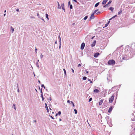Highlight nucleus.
I'll return each mask as SVG.
<instances>
[{"instance_id":"f257e3e1","label":"nucleus","mask_w":135,"mask_h":135,"mask_svg":"<svg viewBox=\"0 0 135 135\" xmlns=\"http://www.w3.org/2000/svg\"><path fill=\"white\" fill-rule=\"evenodd\" d=\"M108 63L109 65H114L115 64V62L114 60H109L108 62Z\"/></svg>"},{"instance_id":"f03ea898","label":"nucleus","mask_w":135,"mask_h":135,"mask_svg":"<svg viewBox=\"0 0 135 135\" xmlns=\"http://www.w3.org/2000/svg\"><path fill=\"white\" fill-rule=\"evenodd\" d=\"M114 94L112 95V96L109 98V102L110 103H112L114 99Z\"/></svg>"},{"instance_id":"7ed1b4c3","label":"nucleus","mask_w":135,"mask_h":135,"mask_svg":"<svg viewBox=\"0 0 135 135\" xmlns=\"http://www.w3.org/2000/svg\"><path fill=\"white\" fill-rule=\"evenodd\" d=\"M85 44L84 43H82L81 45V49L82 50H83L84 49V46H85Z\"/></svg>"},{"instance_id":"20e7f679","label":"nucleus","mask_w":135,"mask_h":135,"mask_svg":"<svg viewBox=\"0 0 135 135\" xmlns=\"http://www.w3.org/2000/svg\"><path fill=\"white\" fill-rule=\"evenodd\" d=\"M100 54L98 52H97L94 54V57H97Z\"/></svg>"},{"instance_id":"39448f33","label":"nucleus","mask_w":135,"mask_h":135,"mask_svg":"<svg viewBox=\"0 0 135 135\" xmlns=\"http://www.w3.org/2000/svg\"><path fill=\"white\" fill-rule=\"evenodd\" d=\"M96 43V41L95 40L93 42V43L92 44H91V46L92 47H93L94 46L95 44Z\"/></svg>"},{"instance_id":"423d86ee","label":"nucleus","mask_w":135,"mask_h":135,"mask_svg":"<svg viewBox=\"0 0 135 135\" xmlns=\"http://www.w3.org/2000/svg\"><path fill=\"white\" fill-rule=\"evenodd\" d=\"M100 90H99L97 89H95L93 91L94 93H98L99 92Z\"/></svg>"},{"instance_id":"0eeeda50","label":"nucleus","mask_w":135,"mask_h":135,"mask_svg":"<svg viewBox=\"0 0 135 135\" xmlns=\"http://www.w3.org/2000/svg\"><path fill=\"white\" fill-rule=\"evenodd\" d=\"M94 13H93L91 15L90 17V19H93L94 18Z\"/></svg>"},{"instance_id":"6e6552de","label":"nucleus","mask_w":135,"mask_h":135,"mask_svg":"<svg viewBox=\"0 0 135 135\" xmlns=\"http://www.w3.org/2000/svg\"><path fill=\"white\" fill-rule=\"evenodd\" d=\"M108 1V0H103L102 2V4L103 5L105 4Z\"/></svg>"},{"instance_id":"1a4fd4ad","label":"nucleus","mask_w":135,"mask_h":135,"mask_svg":"<svg viewBox=\"0 0 135 135\" xmlns=\"http://www.w3.org/2000/svg\"><path fill=\"white\" fill-rule=\"evenodd\" d=\"M113 107H110L109 109L108 110V112H109V113H110L112 111V109H113Z\"/></svg>"},{"instance_id":"9d476101","label":"nucleus","mask_w":135,"mask_h":135,"mask_svg":"<svg viewBox=\"0 0 135 135\" xmlns=\"http://www.w3.org/2000/svg\"><path fill=\"white\" fill-rule=\"evenodd\" d=\"M103 99H102L100 100L99 102V104L100 105L102 104L103 103Z\"/></svg>"},{"instance_id":"9b49d317","label":"nucleus","mask_w":135,"mask_h":135,"mask_svg":"<svg viewBox=\"0 0 135 135\" xmlns=\"http://www.w3.org/2000/svg\"><path fill=\"white\" fill-rule=\"evenodd\" d=\"M61 7L62 8V9L64 10L65 11V8H64V4H61Z\"/></svg>"},{"instance_id":"f8f14e48","label":"nucleus","mask_w":135,"mask_h":135,"mask_svg":"<svg viewBox=\"0 0 135 135\" xmlns=\"http://www.w3.org/2000/svg\"><path fill=\"white\" fill-rule=\"evenodd\" d=\"M61 114V112L60 111H59L57 113L56 115V116H57L58 114L59 115H60Z\"/></svg>"},{"instance_id":"ddd939ff","label":"nucleus","mask_w":135,"mask_h":135,"mask_svg":"<svg viewBox=\"0 0 135 135\" xmlns=\"http://www.w3.org/2000/svg\"><path fill=\"white\" fill-rule=\"evenodd\" d=\"M109 9L111 10L112 12L113 11L114 8L113 7H111L109 8Z\"/></svg>"},{"instance_id":"4468645a","label":"nucleus","mask_w":135,"mask_h":135,"mask_svg":"<svg viewBox=\"0 0 135 135\" xmlns=\"http://www.w3.org/2000/svg\"><path fill=\"white\" fill-rule=\"evenodd\" d=\"M112 2L111 1H109L108 3L105 5V6H107L108 4H110Z\"/></svg>"},{"instance_id":"2eb2a0df","label":"nucleus","mask_w":135,"mask_h":135,"mask_svg":"<svg viewBox=\"0 0 135 135\" xmlns=\"http://www.w3.org/2000/svg\"><path fill=\"white\" fill-rule=\"evenodd\" d=\"M122 12V10L121 9H120V11L118 12V15H119L120 13H121Z\"/></svg>"},{"instance_id":"dca6fc26","label":"nucleus","mask_w":135,"mask_h":135,"mask_svg":"<svg viewBox=\"0 0 135 135\" xmlns=\"http://www.w3.org/2000/svg\"><path fill=\"white\" fill-rule=\"evenodd\" d=\"M99 2L97 3L95 5V7H97L98 5H99Z\"/></svg>"},{"instance_id":"f3484780","label":"nucleus","mask_w":135,"mask_h":135,"mask_svg":"<svg viewBox=\"0 0 135 135\" xmlns=\"http://www.w3.org/2000/svg\"><path fill=\"white\" fill-rule=\"evenodd\" d=\"M57 3L58 4V8L60 9L61 8V7L59 4V2H57Z\"/></svg>"},{"instance_id":"a211bd4d","label":"nucleus","mask_w":135,"mask_h":135,"mask_svg":"<svg viewBox=\"0 0 135 135\" xmlns=\"http://www.w3.org/2000/svg\"><path fill=\"white\" fill-rule=\"evenodd\" d=\"M46 17L47 18V19L48 20H49V17H48V14L47 13L46 14Z\"/></svg>"},{"instance_id":"6ab92c4d","label":"nucleus","mask_w":135,"mask_h":135,"mask_svg":"<svg viewBox=\"0 0 135 135\" xmlns=\"http://www.w3.org/2000/svg\"><path fill=\"white\" fill-rule=\"evenodd\" d=\"M11 29L12 30V33H13V32L14 31V29L13 28L12 26H11Z\"/></svg>"},{"instance_id":"aec40b11","label":"nucleus","mask_w":135,"mask_h":135,"mask_svg":"<svg viewBox=\"0 0 135 135\" xmlns=\"http://www.w3.org/2000/svg\"><path fill=\"white\" fill-rule=\"evenodd\" d=\"M15 104H13V107H14V109H15V110H16V107L15 106Z\"/></svg>"},{"instance_id":"412c9836","label":"nucleus","mask_w":135,"mask_h":135,"mask_svg":"<svg viewBox=\"0 0 135 135\" xmlns=\"http://www.w3.org/2000/svg\"><path fill=\"white\" fill-rule=\"evenodd\" d=\"M45 108H46L47 110V112H48V108L47 105L46 103L45 104Z\"/></svg>"},{"instance_id":"4be33fe9","label":"nucleus","mask_w":135,"mask_h":135,"mask_svg":"<svg viewBox=\"0 0 135 135\" xmlns=\"http://www.w3.org/2000/svg\"><path fill=\"white\" fill-rule=\"evenodd\" d=\"M87 78L85 76H84L83 78V79L84 80H85Z\"/></svg>"},{"instance_id":"5701e85b","label":"nucleus","mask_w":135,"mask_h":135,"mask_svg":"<svg viewBox=\"0 0 135 135\" xmlns=\"http://www.w3.org/2000/svg\"><path fill=\"white\" fill-rule=\"evenodd\" d=\"M63 70L64 71L65 74L66 75V71L65 70V69H63Z\"/></svg>"},{"instance_id":"b1692460","label":"nucleus","mask_w":135,"mask_h":135,"mask_svg":"<svg viewBox=\"0 0 135 135\" xmlns=\"http://www.w3.org/2000/svg\"><path fill=\"white\" fill-rule=\"evenodd\" d=\"M88 17V16H86L84 17V20H86L87 18Z\"/></svg>"},{"instance_id":"393cba45","label":"nucleus","mask_w":135,"mask_h":135,"mask_svg":"<svg viewBox=\"0 0 135 135\" xmlns=\"http://www.w3.org/2000/svg\"><path fill=\"white\" fill-rule=\"evenodd\" d=\"M98 9H97V10H95L93 12V13H94V14H95V13L98 11Z\"/></svg>"},{"instance_id":"a878e982","label":"nucleus","mask_w":135,"mask_h":135,"mask_svg":"<svg viewBox=\"0 0 135 135\" xmlns=\"http://www.w3.org/2000/svg\"><path fill=\"white\" fill-rule=\"evenodd\" d=\"M74 111L75 112V114H77V111L76 110V109H74Z\"/></svg>"},{"instance_id":"bb28decb","label":"nucleus","mask_w":135,"mask_h":135,"mask_svg":"<svg viewBox=\"0 0 135 135\" xmlns=\"http://www.w3.org/2000/svg\"><path fill=\"white\" fill-rule=\"evenodd\" d=\"M70 7L71 9L72 8L73 6H72V5L71 4L70 5Z\"/></svg>"},{"instance_id":"cd10ccee","label":"nucleus","mask_w":135,"mask_h":135,"mask_svg":"<svg viewBox=\"0 0 135 135\" xmlns=\"http://www.w3.org/2000/svg\"><path fill=\"white\" fill-rule=\"evenodd\" d=\"M88 80L89 81H90V83H93V82H92V81H91V80L89 79Z\"/></svg>"},{"instance_id":"c85d7f7f","label":"nucleus","mask_w":135,"mask_h":135,"mask_svg":"<svg viewBox=\"0 0 135 135\" xmlns=\"http://www.w3.org/2000/svg\"><path fill=\"white\" fill-rule=\"evenodd\" d=\"M117 15H115V16H113V17L112 18H111L110 19H109V20H111L112 19V18H114L115 17H117Z\"/></svg>"},{"instance_id":"c756f323","label":"nucleus","mask_w":135,"mask_h":135,"mask_svg":"<svg viewBox=\"0 0 135 135\" xmlns=\"http://www.w3.org/2000/svg\"><path fill=\"white\" fill-rule=\"evenodd\" d=\"M92 98H90L89 99V102H90L92 100Z\"/></svg>"},{"instance_id":"7c9ffc66","label":"nucleus","mask_w":135,"mask_h":135,"mask_svg":"<svg viewBox=\"0 0 135 135\" xmlns=\"http://www.w3.org/2000/svg\"><path fill=\"white\" fill-rule=\"evenodd\" d=\"M41 87H44V88H45V87L44 86V84H42L41 85Z\"/></svg>"},{"instance_id":"2f4dec72","label":"nucleus","mask_w":135,"mask_h":135,"mask_svg":"<svg viewBox=\"0 0 135 135\" xmlns=\"http://www.w3.org/2000/svg\"><path fill=\"white\" fill-rule=\"evenodd\" d=\"M43 56V55H42V54L40 55V57L41 58H42Z\"/></svg>"},{"instance_id":"473e14b6","label":"nucleus","mask_w":135,"mask_h":135,"mask_svg":"<svg viewBox=\"0 0 135 135\" xmlns=\"http://www.w3.org/2000/svg\"><path fill=\"white\" fill-rule=\"evenodd\" d=\"M73 1L74 2L76 3H78V2L76 0H73Z\"/></svg>"},{"instance_id":"72a5a7b5","label":"nucleus","mask_w":135,"mask_h":135,"mask_svg":"<svg viewBox=\"0 0 135 135\" xmlns=\"http://www.w3.org/2000/svg\"><path fill=\"white\" fill-rule=\"evenodd\" d=\"M81 66V65L80 64H79L78 65V67H79V66Z\"/></svg>"},{"instance_id":"f704fd0d","label":"nucleus","mask_w":135,"mask_h":135,"mask_svg":"<svg viewBox=\"0 0 135 135\" xmlns=\"http://www.w3.org/2000/svg\"><path fill=\"white\" fill-rule=\"evenodd\" d=\"M108 25V24H106L105 25V27H106Z\"/></svg>"},{"instance_id":"c9c22d12","label":"nucleus","mask_w":135,"mask_h":135,"mask_svg":"<svg viewBox=\"0 0 135 135\" xmlns=\"http://www.w3.org/2000/svg\"><path fill=\"white\" fill-rule=\"evenodd\" d=\"M71 70H72V72H73V73H74V70L73 69H72Z\"/></svg>"},{"instance_id":"e433bc0d","label":"nucleus","mask_w":135,"mask_h":135,"mask_svg":"<svg viewBox=\"0 0 135 135\" xmlns=\"http://www.w3.org/2000/svg\"><path fill=\"white\" fill-rule=\"evenodd\" d=\"M16 11L17 12H19V9H16Z\"/></svg>"},{"instance_id":"4c0bfd02","label":"nucleus","mask_w":135,"mask_h":135,"mask_svg":"<svg viewBox=\"0 0 135 135\" xmlns=\"http://www.w3.org/2000/svg\"><path fill=\"white\" fill-rule=\"evenodd\" d=\"M70 1H69V2H68V4L69 5H70Z\"/></svg>"},{"instance_id":"58836bf2","label":"nucleus","mask_w":135,"mask_h":135,"mask_svg":"<svg viewBox=\"0 0 135 135\" xmlns=\"http://www.w3.org/2000/svg\"><path fill=\"white\" fill-rule=\"evenodd\" d=\"M37 49H36V48L35 49V51H36V52H37Z\"/></svg>"},{"instance_id":"ea45409f","label":"nucleus","mask_w":135,"mask_h":135,"mask_svg":"<svg viewBox=\"0 0 135 135\" xmlns=\"http://www.w3.org/2000/svg\"><path fill=\"white\" fill-rule=\"evenodd\" d=\"M110 22V21H108V23H107V24H108H108Z\"/></svg>"},{"instance_id":"a19ab883","label":"nucleus","mask_w":135,"mask_h":135,"mask_svg":"<svg viewBox=\"0 0 135 135\" xmlns=\"http://www.w3.org/2000/svg\"><path fill=\"white\" fill-rule=\"evenodd\" d=\"M72 105H73V107H74L75 105H74V103L72 104Z\"/></svg>"},{"instance_id":"79ce46f5","label":"nucleus","mask_w":135,"mask_h":135,"mask_svg":"<svg viewBox=\"0 0 135 135\" xmlns=\"http://www.w3.org/2000/svg\"><path fill=\"white\" fill-rule=\"evenodd\" d=\"M86 74H88V71H86Z\"/></svg>"},{"instance_id":"37998d69","label":"nucleus","mask_w":135,"mask_h":135,"mask_svg":"<svg viewBox=\"0 0 135 135\" xmlns=\"http://www.w3.org/2000/svg\"><path fill=\"white\" fill-rule=\"evenodd\" d=\"M67 103H70V101L69 100H68L67 101Z\"/></svg>"},{"instance_id":"c03bdc74","label":"nucleus","mask_w":135,"mask_h":135,"mask_svg":"<svg viewBox=\"0 0 135 135\" xmlns=\"http://www.w3.org/2000/svg\"><path fill=\"white\" fill-rule=\"evenodd\" d=\"M44 99V98H43V96H42V100H43Z\"/></svg>"},{"instance_id":"a18cd8bd","label":"nucleus","mask_w":135,"mask_h":135,"mask_svg":"<svg viewBox=\"0 0 135 135\" xmlns=\"http://www.w3.org/2000/svg\"><path fill=\"white\" fill-rule=\"evenodd\" d=\"M71 103L72 104L73 103V102L72 101H71Z\"/></svg>"},{"instance_id":"49530a36","label":"nucleus","mask_w":135,"mask_h":135,"mask_svg":"<svg viewBox=\"0 0 135 135\" xmlns=\"http://www.w3.org/2000/svg\"><path fill=\"white\" fill-rule=\"evenodd\" d=\"M100 13V12H98V13Z\"/></svg>"},{"instance_id":"de8ad7c7","label":"nucleus","mask_w":135,"mask_h":135,"mask_svg":"<svg viewBox=\"0 0 135 135\" xmlns=\"http://www.w3.org/2000/svg\"><path fill=\"white\" fill-rule=\"evenodd\" d=\"M34 121L35 122H36V120H34Z\"/></svg>"},{"instance_id":"09e8293b","label":"nucleus","mask_w":135,"mask_h":135,"mask_svg":"<svg viewBox=\"0 0 135 135\" xmlns=\"http://www.w3.org/2000/svg\"><path fill=\"white\" fill-rule=\"evenodd\" d=\"M57 41H55V43L56 44H57Z\"/></svg>"},{"instance_id":"8fccbe9b","label":"nucleus","mask_w":135,"mask_h":135,"mask_svg":"<svg viewBox=\"0 0 135 135\" xmlns=\"http://www.w3.org/2000/svg\"><path fill=\"white\" fill-rule=\"evenodd\" d=\"M51 118L52 119H54L53 118V117H52V116H51Z\"/></svg>"},{"instance_id":"3c124183","label":"nucleus","mask_w":135,"mask_h":135,"mask_svg":"<svg viewBox=\"0 0 135 135\" xmlns=\"http://www.w3.org/2000/svg\"><path fill=\"white\" fill-rule=\"evenodd\" d=\"M18 92H19V90L18 89Z\"/></svg>"},{"instance_id":"603ef678","label":"nucleus","mask_w":135,"mask_h":135,"mask_svg":"<svg viewBox=\"0 0 135 135\" xmlns=\"http://www.w3.org/2000/svg\"><path fill=\"white\" fill-rule=\"evenodd\" d=\"M5 15H6V14H4V16H5Z\"/></svg>"},{"instance_id":"864d4df0","label":"nucleus","mask_w":135,"mask_h":135,"mask_svg":"<svg viewBox=\"0 0 135 135\" xmlns=\"http://www.w3.org/2000/svg\"><path fill=\"white\" fill-rule=\"evenodd\" d=\"M37 15L38 16H39V14H38V13H37Z\"/></svg>"},{"instance_id":"5fc2aeb1","label":"nucleus","mask_w":135,"mask_h":135,"mask_svg":"<svg viewBox=\"0 0 135 135\" xmlns=\"http://www.w3.org/2000/svg\"><path fill=\"white\" fill-rule=\"evenodd\" d=\"M38 82H39V83H40V82L39 80H38Z\"/></svg>"},{"instance_id":"6e6d98bb","label":"nucleus","mask_w":135,"mask_h":135,"mask_svg":"<svg viewBox=\"0 0 135 135\" xmlns=\"http://www.w3.org/2000/svg\"><path fill=\"white\" fill-rule=\"evenodd\" d=\"M4 12H6V11L5 10L4 11Z\"/></svg>"},{"instance_id":"4d7b16f0","label":"nucleus","mask_w":135,"mask_h":135,"mask_svg":"<svg viewBox=\"0 0 135 135\" xmlns=\"http://www.w3.org/2000/svg\"><path fill=\"white\" fill-rule=\"evenodd\" d=\"M106 6H105H105H104V7H106Z\"/></svg>"},{"instance_id":"13d9d810","label":"nucleus","mask_w":135,"mask_h":135,"mask_svg":"<svg viewBox=\"0 0 135 135\" xmlns=\"http://www.w3.org/2000/svg\"><path fill=\"white\" fill-rule=\"evenodd\" d=\"M134 131H135V128H134Z\"/></svg>"},{"instance_id":"bf43d9fd","label":"nucleus","mask_w":135,"mask_h":135,"mask_svg":"<svg viewBox=\"0 0 135 135\" xmlns=\"http://www.w3.org/2000/svg\"><path fill=\"white\" fill-rule=\"evenodd\" d=\"M59 48H60V46L59 47Z\"/></svg>"},{"instance_id":"052dcab7","label":"nucleus","mask_w":135,"mask_h":135,"mask_svg":"<svg viewBox=\"0 0 135 135\" xmlns=\"http://www.w3.org/2000/svg\"><path fill=\"white\" fill-rule=\"evenodd\" d=\"M93 37H92V39H93Z\"/></svg>"},{"instance_id":"680f3d73","label":"nucleus","mask_w":135,"mask_h":135,"mask_svg":"<svg viewBox=\"0 0 135 135\" xmlns=\"http://www.w3.org/2000/svg\"><path fill=\"white\" fill-rule=\"evenodd\" d=\"M50 100H51L50 99Z\"/></svg>"},{"instance_id":"e2e57ef3","label":"nucleus","mask_w":135,"mask_h":135,"mask_svg":"<svg viewBox=\"0 0 135 135\" xmlns=\"http://www.w3.org/2000/svg\"><path fill=\"white\" fill-rule=\"evenodd\" d=\"M50 109L51 110V108H50Z\"/></svg>"},{"instance_id":"0e129e2a","label":"nucleus","mask_w":135,"mask_h":135,"mask_svg":"<svg viewBox=\"0 0 135 135\" xmlns=\"http://www.w3.org/2000/svg\"><path fill=\"white\" fill-rule=\"evenodd\" d=\"M50 109L51 110V108H50Z\"/></svg>"},{"instance_id":"69168bd1","label":"nucleus","mask_w":135,"mask_h":135,"mask_svg":"<svg viewBox=\"0 0 135 135\" xmlns=\"http://www.w3.org/2000/svg\"><path fill=\"white\" fill-rule=\"evenodd\" d=\"M50 109L51 110V108H50Z\"/></svg>"},{"instance_id":"338daca9","label":"nucleus","mask_w":135,"mask_h":135,"mask_svg":"<svg viewBox=\"0 0 135 135\" xmlns=\"http://www.w3.org/2000/svg\"><path fill=\"white\" fill-rule=\"evenodd\" d=\"M50 109L51 110V108H50Z\"/></svg>"},{"instance_id":"774afa93","label":"nucleus","mask_w":135,"mask_h":135,"mask_svg":"<svg viewBox=\"0 0 135 135\" xmlns=\"http://www.w3.org/2000/svg\"><path fill=\"white\" fill-rule=\"evenodd\" d=\"M12 135H13L12 134Z\"/></svg>"}]
</instances>
